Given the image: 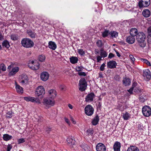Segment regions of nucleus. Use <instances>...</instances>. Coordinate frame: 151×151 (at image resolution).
<instances>
[{
	"label": "nucleus",
	"mask_w": 151,
	"mask_h": 151,
	"mask_svg": "<svg viewBox=\"0 0 151 151\" xmlns=\"http://www.w3.org/2000/svg\"><path fill=\"white\" fill-rule=\"evenodd\" d=\"M136 39L140 47H144L146 46V43L145 42L146 36L143 32H138V34L136 36Z\"/></svg>",
	"instance_id": "obj_1"
},
{
	"label": "nucleus",
	"mask_w": 151,
	"mask_h": 151,
	"mask_svg": "<svg viewBox=\"0 0 151 151\" xmlns=\"http://www.w3.org/2000/svg\"><path fill=\"white\" fill-rule=\"evenodd\" d=\"M22 45L26 48H29L34 46V43L31 40L27 38L23 39L21 41Z\"/></svg>",
	"instance_id": "obj_2"
},
{
	"label": "nucleus",
	"mask_w": 151,
	"mask_h": 151,
	"mask_svg": "<svg viewBox=\"0 0 151 151\" xmlns=\"http://www.w3.org/2000/svg\"><path fill=\"white\" fill-rule=\"evenodd\" d=\"M79 84V90L81 91H84L86 89L87 85V82L84 78H82L80 80Z\"/></svg>",
	"instance_id": "obj_3"
},
{
	"label": "nucleus",
	"mask_w": 151,
	"mask_h": 151,
	"mask_svg": "<svg viewBox=\"0 0 151 151\" xmlns=\"http://www.w3.org/2000/svg\"><path fill=\"white\" fill-rule=\"evenodd\" d=\"M43 104L48 106H52L54 105L55 102L53 99L50 98H46L43 100Z\"/></svg>",
	"instance_id": "obj_4"
},
{
	"label": "nucleus",
	"mask_w": 151,
	"mask_h": 151,
	"mask_svg": "<svg viewBox=\"0 0 151 151\" xmlns=\"http://www.w3.org/2000/svg\"><path fill=\"white\" fill-rule=\"evenodd\" d=\"M143 115L146 117H149L151 115V109L149 106H144L142 109Z\"/></svg>",
	"instance_id": "obj_5"
},
{
	"label": "nucleus",
	"mask_w": 151,
	"mask_h": 151,
	"mask_svg": "<svg viewBox=\"0 0 151 151\" xmlns=\"http://www.w3.org/2000/svg\"><path fill=\"white\" fill-rule=\"evenodd\" d=\"M24 99L27 102L30 101L32 103H36L39 104L40 103V100L37 98L28 96L24 97Z\"/></svg>",
	"instance_id": "obj_6"
},
{
	"label": "nucleus",
	"mask_w": 151,
	"mask_h": 151,
	"mask_svg": "<svg viewBox=\"0 0 151 151\" xmlns=\"http://www.w3.org/2000/svg\"><path fill=\"white\" fill-rule=\"evenodd\" d=\"M94 109L91 105L86 106L85 108V114L88 116L92 115L93 113Z\"/></svg>",
	"instance_id": "obj_7"
},
{
	"label": "nucleus",
	"mask_w": 151,
	"mask_h": 151,
	"mask_svg": "<svg viewBox=\"0 0 151 151\" xmlns=\"http://www.w3.org/2000/svg\"><path fill=\"white\" fill-rule=\"evenodd\" d=\"M28 66L32 69L36 70L38 69L40 67V64L37 62H35L34 61H31L29 63Z\"/></svg>",
	"instance_id": "obj_8"
},
{
	"label": "nucleus",
	"mask_w": 151,
	"mask_h": 151,
	"mask_svg": "<svg viewBox=\"0 0 151 151\" xmlns=\"http://www.w3.org/2000/svg\"><path fill=\"white\" fill-rule=\"evenodd\" d=\"M45 93V90L43 87L42 86H38L36 89L35 92L36 96L38 97L44 94Z\"/></svg>",
	"instance_id": "obj_9"
},
{
	"label": "nucleus",
	"mask_w": 151,
	"mask_h": 151,
	"mask_svg": "<svg viewBox=\"0 0 151 151\" xmlns=\"http://www.w3.org/2000/svg\"><path fill=\"white\" fill-rule=\"evenodd\" d=\"M143 76L145 78H146L147 81H149L151 79L150 72L148 69H146L143 70Z\"/></svg>",
	"instance_id": "obj_10"
},
{
	"label": "nucleus",
	"mask_w": 151,
	"mask_h": 151,
	"mask_svg": "<svg viewBox=\"0 0 151 151\" xmlns=\"http://www.w3.org/2000/svg\"><path fill=\"white\" fill-rule=\"evenodd\" d=\"M96 150L97 151H106V148L104 144L99 143L96 146Z\"/></svg>",
	"instance_id": "obj_11"
},
{
	"label": "nucleus",
	"mask_w": 151,
	"mask_h": 151,
	"mask_svg": "<svg viewBox=\"0 0 151 151\" xmlns=\"http://www.w3.org/2000/svg\"><path fill=\"white\" fill-rule=\"evenodd\" d=\"M94 96L95 95L93 93L91 92L89 93L86 98V101L87 102L93 101Z\"/></svg>",
	"instance_id": "obj_12"
},
{
	"label": "nucleus",
	"mask_w": 151,
	"mask_h": 151,
	"mask_svg": "<svg viewBox=\"0 0 151 151\" xmlns=\"http://www.w3.org/2000/svg\"><path fill=\"white\" fill-rule=\"evenodd\" d=\"M116 61L114 60L110 61L107 64V67L111 69L116 68Z\"/></svg>",
	"instance_id": "obj_13"
},
{
	"label": "nucleus",
	"mask_w": 151,
	"mask_h": 151,
	"mask_svg": "<svg viewBox=\"0 0 151 151\" xmlns=\"http://www.w3.org/2000/svg\"><path fill=\"white\" fill-rule=\"evenodd\" d=\"M135 40V37L134 36H129L126 39V42L129 44H133Z\"/></svg>",
	"instance_id": "obj_14"
},
{
	"label": "nucleus",
	"mask_w": 151,
	"mask_h": 151,
	"mask_svg": "<svg viewBox=\"0 0 151 151\" xmlns=\"http://www.w3.org/2000/svg\"><path fill=\"white\" fill-rule=\"evenodd\" d=\"M49 75L48 73L46 72H43L41 74V78L43 81H46L48 78Z\"/></svg>",
	"instance_id": "obj_15"
},
{
	"label": "nucleus",
	"mask_w": 151,
	"mask_h": 151,
	"mask_svg": "<svg viewBox=\"0 0 151 151\" xmlns=\"http://www.w3.org/2000/svg\"><path fill=\"white\" fill-rule=\"evenodd\" d=\"M19 68L18 67H15L13 68L12 70L9 73V76H13L15 75L19 71Z\"/></svg>",
	"instance_id": "obj_16"
},
{
	"label": "nucleus",
	"mask_w": 151,
	"mask_h": 151,
	"mask_svg": "<svg viewBox=\"0 0 151 151\" xmlns=\"http://www.w3.org/2000/svg\"><path fill=\"white\" fill-rule=\"evenodd\" d=\"M67 145L70 146H71L72 145L75 144V141L73 140L71 136H69L67 139Z\"/></svg>",
	"instance_id": "obj_17"
},
{
	"label": "nucleus",
	"mask_w": 151,
	"mask_h": 151,
	"mask_svg": "<svg viewBox=\"0 0 151 151\" xmlns=\"http://www.w3.org/2000/svg\"><path fill=\"white\" fill-rule=\"evenodd\" d=\"M120 143L118 142H116L113 146V148L114 151H120Z\"/></svg>",
	"instance_id": "obj_18"
},
{
	"label": "nucleus",
	"mask_w": 151,
	"mask_h": 151,
	"mask_svg": "<svg viewBox=\"0 0 151 151\" xmlns=\"http://www.w3.org/2000/svg\"><path fill=\"white\" fill-rule=\"evenodd\" d=\"M49 97L53 99L56 96V91L53 89H51L49 91Z\"/></svg>",
	"instance_id": "obj_19"
},
{
	"label": "nucleus",
	"mask_w": 151,
	"mask_h": 151,
	"mask_svg": "<svg viewBox=\"0 0 151 151\" xmlns=\"http://www.w3.org/2000/svg\"><path fill=\"white\" fill-rule=\"evenodd\" d=\"M142 14L144 17H148L150 16L151 12L149 9H146L143 10L142 12Z\"/></svg>",
	"instance_id": "obj_20"
},
{
	"label": "nucleus",
	"mask_w": 151,
	"mask_h": 151,
	"mask_svg": "<svg viewBox=\"0 0 151 151\" xmlns=\"http://www.w3.org/2000/svg\"><path fill=\"white\" fill-rule=\"evenodd\" d=\"M99 120V116L96 115L92 120L91 123L93 125H96L98 124Z\"/></svg>",
	"instance_id": "obj_21"
},
{
	"label": "nucleus",
	"mask_w": 151,
	"mask_h": 151,
	"mask_svg": "<svg viewBox=\"0 0 151 151\" xmlns=\"http://www.w3.org/2000/svg\"><path fill=\"white\" fill-rule=\"evenodd\" d=\"M138 33L137 29L135 28H132L130 31L131 35L134 36V37L136 36Z\"/></svg>",
	"instance_id": "obj_22"
},
{
	"label": "nucleus",
	"mask_w": 151,
	"mask_h": 151,
	"mask_svg": "<svg viewBox=\"0 0 151 151\" xmlns=\"http://www.w3.org/2000/svg\"><path fill=\"white\" fill-rule=\"evenodd\" d=\"M123 83L125 86H127L129 85L131 83V80L129 78H124L122 81Z\"/></svg>",
	"instance_id": "obj_23"
},
{
	"label": "nucleus",
	"mask_w": 151,
	"mask_h": 151,
	"mask_svg": "<svg viewBox=\"0 0 151 151\" xmlns=\"http://www.w3.org/2000/svg\"><path fill=\"white\" fill-rule=\"evenodd\" d=\"M16 88L17 91L18 93L22 94L23 93V88L19 85L17 84H16Z\"/></svg>",
	"instance_id": "obj_24"
},
{
	"label": "nucleus",
	"mask_w": 151,
	"mask_h": 151,
	"mask_svg": "<svg viewBox=\"0 0 151 151\" xmlns=\"http://www.w3.org/2000/svg\"><path fill=\"white\" fill-rule=\"evenodd\" d=\"M48 46L50 49L53 50H55L57 47L55 43L51 41L49 42Z\"/></svg>",
	"instance_id": "obj_25"
},
{
	"label": "nucleus",
	"mask_w": 151,
	"mask_h": 151,
	"mask_svg": "<svg viewBox=\"0 0 151 151\" xmlns=\"http://www.w3.org/2000/svg\"><path fill=\"white\" fill-rule=\"evenodd\" d=\"M12 138L13 137L12 136L10 135L7 134H4L3 135V139L5 141H8L12 139Z\"/></svg>",
	"instance_id": "obj_26"
},
{
	"label": "nucleus",
	"mask_w": 151,
	"mask_h": 151,
	"mask_svg": "<svg viewBox=\"0 0 151 151\" xmlns=\"http://www.w3.org/2000/svg\"><path fill=\"white\" fill-rule=\"evenodd\" d=\"M2 45L4 47L8 49L10 47L9 43L8 41L5 40H4L2 43Z\"/></svg>",
	"instance_id": "obj_27"
},
{
	"label": "nucleus",
	"mask_w": 151,
	"mask_h": 151,
	"mask_svg": "<svg viewBox=\"0 0 151 151\" xmlns=\"http://www.w3.org/2000/svg\"><path fill=\"white\" fill-rule=\"evenodd\" d=\"M28 79L27 76L25 75L22 76L21 83L22 84H26L28 81Z\"/></svg>",
	"instance_id": "obj_28"
},
{
	"label": "nucleus",
	"mask_w": 151,
	"mask_h": 151,
	"mask_svg": "<svg viewBox=\"0 0 151 151\" xmlns=\"http://www.w3.org/2000/svg\"><path fill=\"white\" fill-rule=\"evenodd\" d=\"M127 151H139V150L137 147L132 145L128 147Z\"/></svg>",
	"instance_id": "obj_29"
},
{
	"label": "nucleus",
	"mask_w": 151,
	"mask_h": 151,
	"mask_svg": "<svg viewBox=\"0 0 151 151\" xmlns=\"http://www.w3.org/2000/svg\"><path fill=\"white\" fill-rule=\"evenodd\" d=\"M70 62L72 64H74L77 63L78 60V58L74 56H72L70 58Z\"/></svg>",
	"instance_id": "obj_30"
},
{
	"label": "nucleus",
	"mask_w": 151,
	"mask_h": 151,
	"mask_svg": "<svg viewBox=\"0 0 151 151\" xmlns=\"http://www.w3.org/2000/svg\"><path fill=\"white\" fill-rule=\"evenodd\" d=\"M28 34L32 38H34L35 36V33L32 32L31 30H27V31Z\"/></svg>",
	"instance_id": "obj_31"
},
{
	"label": "nucleus",
	"mask_w": 151,
	"mask_h": 151,
	"mask_svg": "<svg viewBox=\"0 0 151 151\" xmlns=\"http://www.w3.org/2000/svg\"><path fill=\"white\" fill-rule=\"evenodd\" d=\"M100 55L101 57L105 58L107 56V54L106 51L104 50L103 48L100 50Z\"/></svg>",
	"instance_id": "obj_32"
},
{
	"label": "nucleus",
	"mask_w": 151,
	"mask_h": 151,
	"mask_svg": "<svg viewBox=\"0 0 151 151\" xmlns=\"http://www.w3.org/2000/svg\"><path fill=\"white\" fill-rule=\"evenodd\" d=\"M139 99L140 101L142 102H144L145 100H146L147 98L146 95L144 94L142 95H140L139 96Z\"/></svg>",
	"instance_id": "obj_33"
},
{
	"label": "nucleus",
	"mask_w": 151,
	"mask_h": 151,
	"mask_svg": "<svg viewBox=\"0 0 151 151\" xmlns=\"http://www.w3.org/2000/svg\"><path fill=\"white\" fill-rule=\"evenodd\" d=\"M11 39L13 41L17 40L18 38V35L16 34H12L10 36Z\"/></svg>",
	"instance_id": "obj_34"
},
{
	"label": "nucleus",
	"mask_w": 151,
	"mask_h": 151,
	"mask_svg": "<svg viewBox=\"0 0 151 151\" xmlns=\"http://www.w3.org/2000/svg\"><path fill=\"white\" fill-rule=\"evenodd\" d=\"M144 4V7H147L150 4V0H142Z\"/></svg>",
	"instance_id": "obj_35"
},
{
	"label": "nucleus",
	"mask_w": 151,
	"mask_h": 151,
	"mask_svg": "<svg viewBox=\"0 0 151 151\" xmlns=\"http://www.w3.org/2000/svg\"><path fill=\"white\" fill-rule=\"evenodd\" d=\"M109 35H111L112 37H115L118 36V33L115 31L110 32Z\"/></svg>",
	"instance_id": "obj_36"
},
{
	"label": "nucleus",
	"mask_w": 151,
	"mask_h": 151,
	"mask_svg": "<svg viewBox=\"0 0 151 151\" xmlns=\"http://www.w3.org/2000/svg\"><path fill=\"white\" fill-rule=\"evenodd\" d=\"M122 116L124 120H127L130 117V114L127 112H126L125 114H123Z\"/></svg>",
	"instance_id": "obj_37"
},
{
	"label": "nucleus",
	"mask_w": 151,
	"mask_h": 151,
	"mask_svg": "<svg viewBox=\"0 0 151 151\" xmlns=\"http://www.w3.org/2000/svg\"><path fill=\"white\" fill-rule=\"evenodd\" d=\"M140 60L141 61L144 63H146L147 65L149 66H150L151 65L150 63L147 59L143 58H141Z\"/></svg>",
	"instance_id": "obj_38"
},
{
	"label": "nucleus",
	"mask_w": 151,
	"mask_h": 151,
	"mask_svg": "<svg viewBox=\"0 0 151 151\" xmlns=\"http://www.w3.org/2000/svg\"><path fill=\"white\" fill-rule=\"evenodd\" d=\"M109 32L108 30H105L102 33V36L104 37H106L108 35H109Z\"/></svg>",
	"instance_id": "obj_39"
},
{
	"label": "nucleus",
	"mask_w": 151,
	"mask_h": 151,
	"mask_svg": "<svg viewBox=\"0 0 151 151\" xmlns=\"http://www.w3.org/2000/svg\"><path fill=\"white\" fill-rule=\"evenodd\" d=\"M133 90L134 92L138 93H141L142 92V90L138 87H137L136 88H134Z\"/></svg>",
	"instance_id": "obj_40"
},
{
	"label": "nucleus",
	"mask_w": 151,
	"mask_h": 151,
	"mask_svg": "<svg viewBox=\"0 0 151 151\" xmlns=\"http://www.w3.org/2000/svg\"><path fill=\"white\" fill-rule=\"evenodd\" d=\"M45 59V57L44 55H41L39 56V60L40 62H42L44 61Z\"/></svg>",
	"instance_id": "obj_41"
},
{
	"label": "nucleus",
	"mask_w": 151,
	"mask_h": 151,
	"mask_svg": "<svg viewBox=\"0 0 151 151\" xmlns=\"http://www.w3.org/2000/svg\"><path fill=\"white\" fill-rule=\"evenodd\" d=\"M13 112L12 111L8 112L6 113V117L7 118H11L12 116Z\"/></svg>",
	"instance_id": "obj_42"
},
{
	"label": "nucleus",
	"mask_w": 151,
	"mask_h": 151,
	"mask_svg": "<svg viewBox=\"0 0 151 151\" xmlns=\"http://www.w3.org/2000/svg\"><path fill=\"white\" fill-rule=\"evenodd\" d=\"M97 46L99 47H101L103 45V44L102 41L100 40H98L96 43Z\"/></svg>",
	"instance_id": "obj_43"
},
{
	"label": "nucleus",
	"mask_w": 151,
	"mask_h": 151,
	"mask_svg": "<svg viewBox=\"0 0 151 151\" xmlns=\"http://www.w3.org/2000/svg\"><path fill=\"white\" fill-rule=\"evenodd\" d=\"M0 65L1 66V70H2L3 71H4L6 70V67L4 64L3 63L1 64Z\"/></svg>",
	"instance_id": "obj_44"
},
{
	"label": "nucleus",
	"mask_w": 151,
	"mask_h": 151,
	"mask_svg": "<svg viewBox=\"0 0 151 151\" xmlns=\"http://www.w3.org/2000/svg\"><path fill=\"white\" fill-rule=\"evenodd\" d=\"M25 142V140L24 138H20L18 139L17 141L18 143L20 144L23 143Z\"/></svg>",
	"instance_id": "obj_45"
},
{
	"label": "nucleus",
	"mask_w": 151,
	"mask_h": 151,
	"mask_svg": "<svg viewBox=\"0 0 151 151\" xmlns=\"http://www.w3.org/2000/svg\"><path fill=\"white\" fill-rule=\"evenodd\" d=\"M138 5L139 8H141L144 7V4L143 2L141 1H139L138 3Z\"/></svg>",
	"instance_id": "obj_46"
},
{
	"label": "nucleus",
	"mask_w": 151,
	"mask_h": 151,
	"mask_svg": "<svg viewBox=\"0 0 151 151\" xmlns=\"http://www.w3.org/2000/svg\"><path fill=\"white\" fill-rule=\"evenodd\" d=\"M78 52L81 55H83L85 54L84 51L82 49L78 50Z\"/></svg>",
	"instance_id": "obj_47"
},
{
	"label": "nucleus",
	"mask_w": 151,
	"mask_h": 151,
	"mask_svg": "<svg viewBox=\"0 0 151 151\" xmlns=\"http://www.w3.org/2000/svg\"><path fill=\"white\" fill-rule=\"evenodd\" d=\"M147 41L149 44H151V35H148Z\"/></svg>",
	"instance_id": "obj_48"
},
{
	"label": "nucleus",
	"mask_w": 151,
	"mask_h": 151,
	"mask_svg": "<svg viewBox=\"0 0 151 151\" xmlns=\"http://www.w3.org/2000/svg\"><path fill=\"white\" fill-rule=\"evenodd\" d=\"M83 69V68L82 66L78 67L76 68V70L78 71H82Z\"/></svg>",
	"instance_id": "obj_49"
},
{
	"label": "nucleus",
	"mask_w": 151,
	"mask_h": 151,
	"mask_svg": "<svg viewBox=\"0 0 151 151\" xmlns=\"http://www.w3.org/2000/svg\"><path fill=\"white\" fill-rule=\"evenodd\" d=\"M105 64L104 63L101 65L100 67V69L101 71H103L104 69Z\"/></svg>",
	"instance_id": "obj_50"
},
{
	"label": "nucleus",
	"mask_w": 151,
	"mask_h": 151,
	"mask_svg": "<svg viewBox=\"0 0 151 151\" xmlns=\"http://www.w3.org/2000/svg\"><path fill=\"white\" fill-rule=\"evenodd\" d=\"M78 74L80 76H86V74L84 72H78Z\"/></svg>",
	"instance_id": "obj_51"
},
{
	"label": "nucleus",
	"mask_w": 151,
	"mask_h": 151,
	"mask_svg": "<svg viewBox=\"0 0 151 151\" xmlns=\"http://www.w3.org/2000/svg\"><path fill=\"white\" fill-rule=\"evenodd\" d=\"M87 132L88 133V135H92L93 134L92 130L91 129L87 130Z\"/></svg>",
	"instance_id": "obj_52"
},
{
	"label": "nucleus",
	"mask_w": 151,
	"mask_h": 151,
	"mask_svg": "<svg viewBox=\"0 0 151 151\" xmlns=\"http://www.w3.org/2000/svg\"><path fill=\"white\" fill-rule=\"evenodd\" d=\"M12 148V146L11 144H9L7 146V151H10V150Z\"/></svg>",
	"instance_id": "obj_53"
},
{
	"label": "nucleus",
	"mask_w": 151,
	"mask_h": 151,
	"mask_svg": "<svg viewBox=\"0 0 151 151\" xmlns=\"http://www.w3.org/2000/svg\"><path fill=\"white\" fill-rule=\"evenodd\" d=\"M137 83L136 82H134L133 83L132 87L131 88L134 89V88L137 87Z\"/></svg>",
	"instance_id": "obj_54"
},
{
	"label": "nucleus",
	"mask_w": 151,
	"mask_h": 151,
	"mask_svg": "<svg viewBox=\"0 0 151 151\" xmlns=\"http://www.w3.org/2000/svg\"><path fill=\"white\" fill-rule=\"evenodd\" d=\"M85 147L83 148L84 151H89L88 148H89V147L86 145H85Z\"/></svg>",
	"instance_id": "obj_55"
},
{
	"label": "nucleus",
	"mask_w": 151,
	"mask_h": 151,
	"mask_svg": "<svg viewBox=\"0 0 151 151\" xmlns=\"http://www.w3.org/2000/svg\"><path fill=\"white\" fill-rule=\"evenodd\" d=\"M114 78L116 81H119L120 79V77L118 75H116L114 77Z\"/></svg>",
	"instance_id": "obj_56"
},
{
	"label": "nucleus",
	"mask_w": 151,
	"mask_h": 151,
	"mask_svg": "<svg viewBox=\"0 0 151 151\" xmlns=\"http://www.w3.org/2000/svg\"><path fill=\"white\" fill-rule=\"evenodd\" d=\"M129 56L131 60L133 62H134L135 61V59L133 57V55H130Z\"/></svg>",
	"instance_id": "obj_57"
},
{
	"label": "nucleus",
	"mask_w": 151,
	"mask_h": 151,
	"mask_svg": "<svg viewBox=\"0 0 151 151\" xmlns=\"http://www.w3.org/2000/svg\"><path fill=\"white\" fill-rule=\"evenodd\" d=\"M114 55L112 53H110L108 56V58H111L113 57H114Z\"/></svg>",
	"instance_id": "obj_58"
},
{
	"label": "nucleus",
	"mask_w": 151,
	"mask_h": 151,
	"mask_svg": "<svg viewBox=\"0 0 151 151\" xmlns=\"http://www.w3.org/2000/svg\"><path fill=\"white\" fill-rule=\"evenodd\" d=\"M102 57L101 56H98L97 57V62H99L101 60V58Z\"/></svg>",
	"instance_id": "obj_59"
},
{
	"label": "nucleus",
	"mask_w": 151,
	"mask_h": 151,
	"mask_svg": "<svg viewBox=\"0 0 151 151\" xmlns=\"http://www.w3.org/2000/svg\"><path fill=\"white\" fill-rule=\"evenodd\" d=\"M133 89L131 87L129 90H127L128 92L130 94H132L133 93Z\"/></svg>",
	"instance_id": "obj_60"
},
{
	"label": "nucleus",
	"mask_w": 151,
	"mask_h": 151,
	"mask_svg": "<svg viewBox=\"0 0 151 151\" xmlns=\"http://www.w3.org/2000/svg\"><path fill=\"white\" fill-rule=\"evenodd\" d=\"M147 32L148 33V35H151V27H149L148 29Z\"/></svg>",
	"instance_id": "obj_61"
},
{
	"label": "nucleus",
	"mask_w": 151,
	"mask_h": 151,
	"mask_svg": "<svg viewBox=\"0 0 151 151\" xmlns=\"http://www.w3.org/2000/svg\"><path fill=\"white\" fill-rule=\"evenodd\" d=\"M101 106V102H98V104L97 107L98 108L100 109Z\"/></svg>",
	"instance_id": "obj_62"
},
{
	"label": "nucleus",
	"mask_w": 151,
	"mask_h": 151,
	"mask_svg": "<svg viewBox=\"0 0 151 151\" xmlns=\"http://www.w3.org/2000/svg\"><path fill=\"white\" fill-rule=\"evenodd\" d=\"M4 36L2 35L1 32H0V40H2L4 39Z\"/></svg>",
	"instance_id": "obj_63"
},
{
	"label": "nucleus",
	"mask_w": 151,
	"mask_h": 151,
	"mask_svg": "<svg viewBox=\"0 0 151 151\" xmlns=\"http://www.w3.org/2000/svg\"><path fill=\"white\" fill-rule=\"evenodd\" d=\"M68 106L70 109H72L73 106L72 105L70 104H68Z\"/></svg>",
	"instance_id": "obj_64"
}]
</instances>
